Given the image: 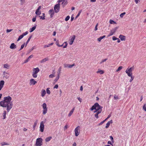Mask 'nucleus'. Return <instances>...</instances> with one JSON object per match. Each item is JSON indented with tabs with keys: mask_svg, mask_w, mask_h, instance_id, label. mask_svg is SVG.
<instances>
[{
	"mask_svg": "<svg viewBox=\"0 0 146 146\" xmlns=\"http://www.w3.org/2000/svg\"><path fill=\"white\" fill-rule=\"evenodd\" d=\"M58 85L56 84L55 85L54 87V88H56L58 89Z\"/></svg>",
	"mask_w": 146,
	"mask_h": 146,
	"instance_id": "obj_57",
	"label": "nucleus"
},
{
	"mask_svg": "<svg viewBox=\"0 0 146 146\" xmlns=\"http://www.w3.org/2000/svg\"><path fill=\"white\" fill-rule=\"evenodd\" d=\"M60 5L59 3H58L55 5L54 7V11L56 13H58L60 10Z\"/></svg>",
	"mask_w": 146,
	"mask_h": 146,
	"instance_id": "obj_8",
	"label": "nucleus"
},
{
	"mask_svg": "<svg viewBox=\"0 0 146 146\" xmlns=\"http://www.w3.org/2000/svg\"><path fill=\"white\" fill-rule=\"evenodd\" d=\"M36 16L35 17H33V18L32 19L33 22H35L36 21Z\"/></svg>",
	"mask_w": 146,
	"mask_h": 146,
	"instance_id": "obj_53",
	"label": "nucleus"
},
{
	"mask_svg": "<svg viewBox=\"0 0 146 146\" xmlns=\"http://www.w3.org/2000/svg\"><path fill=\"white\" fill-rule=\"evenodd\" d=\"M36 25H35V26L33 27L32 28L30 29L29 31L30 33L33 32L36 28Z\"/></svg>",
	"mask_w": 146,
	"mask_h": 146,
	"instance_id": "obj_22",
	"label": "nucleus"
},
{
	"mask_svg": "<svg viewBox=\"0 0 146 146\" xmlns=\"http://www.w3.org/2000/svg\"><path fill=\"white\" fill-rule=\"evenodd\" d=\"M31 37L32 36H30L29 38H28L27 40V41L26 42V46L27 44H28V42H29V41H30L31 38Z\"/></svg>",
	"mask_w": 146,
	"mask_h": 146,
	"instance_id": "obj_40",
	"label": "nucleus"
},
{
	"mask_svg": "<svg viewBox=\"0 0 146 146\" xmlns=\"http://www.w3.org/2000/svg\"><path fill=\"white\" fill-rule=\"evenodd\" d=\"M64 44H65V45L63 46V48H66L67 47V43L66 42H65L62 44L63 45Z\"/></svg>",
	"mask_w": 146,
	"mask_h": 146,
	"instance_id": "obj_44",
	"label": "nucleus"
},
{
	"mask_svg": "<svg viewBox=\"0 0 146 146\" xmlns=\"http://www.w3.org/2000/svg\"><path fill=\"white\" fill-rule=\"evenodd\" d=\"M70 18V17L69 16H67L65 19V21H68Z\"/></svg>",
	"mask_w": 146,
	"mask_h": 146,
	"instance_id": "obj_46",
	"label": "nucleus"
},
{
	"mask_svg": "<svg viewBox=\"0 0 146 146\" xmlns=\"http://www.w3.org/2000/svg\"><path fill=\"white\" fill-rule=\"evenodd\" d=\"M25 46V43L23 44H22L21 46V47L20 49L19 50H22L24 47Z\"/></svg>",
	"mask_w": 146,
	"mask_h": 146,
	"instance_id": "obj_55",
	"label": "nucleus"
},
{
	"mask_svg": "<svg viewBox=\"0 0 146 146\" xmlns=\"http://www.w3.org/2000/svg\"><path fill=\"white\" fill-rule=\"evenodd\" d=\"M102 108V107L98 103H96L91 108L90 110L93 111L94 110H95L94 111V113L96 112L95 115V116L98 119L99 117L98 115L101 112Z\"/></svg>",
	"mask_w": 146,
	"mask_h": 146,
	"instance_id": "obj_2",
	"label": "nucleus"
},
{
	"mask_svg": "<svg viewBox=\"0 0 146 146\" xmlns=\"http://www.w3.org/2000/svg\"><path fill=\"white\" fill-rule=\"evenodd\" d=\"M42 114L43 115H45L47 112L48 109L47 107L46 104L45 103H44L42 105Z\"/></svg>",
	"mask_w": 146,
	"mask_h": 146,
	"instance_id": "obj_6",
	"label": "nucleus"
},
{
	"mask_svg": "<svg viewBox=\"0 0 146 146\" xmlns=\"http://www.w3.org/2000/svg\"><path fill=\"white\" fill-rule=\"evenodd\" d=\"M56 44L59 47H61V46H63V44H62V45H59V43H58V41H57L56 42Z\"/></svg>",
	"mask_w": 146,
	"mask_h": 146,
	"instance_id": "obj_47",
	"label": "nucleus"
},
{
	"mask_svg": "<svg viewBox=\"0 0 146 146\" xmlns=\"http://www.w3.org/2000/svg\"><path fill=\"white\" fill-rule=\"evenodd\" d=\"M53 44V43H51L50 44H48L47 45H45L44 46V48H46L50 47V46L52 45Z\"/></svg>",
	"mask_w": 146,
	"mask_h": 146,
	"instance_id": "obj_28",
	"label": "nucleus"
},
{
	"mask_svg": "<svg viewBox=\"0 0 146 146\" xmlns=\"http://www.w3.org/2000/svg\"><path fill=\"white\" fill-rule=\"evenodd\" d=\"M49 89H50L49 88H47L46 90V93L48 95L50 94V92L49 90Z\"/></svg>",
	"mask_w": 146,
	"mask_h": 146,
	"instance_id": "obj_33",
	"label": "nucleus"
},
{
	"mask_svg": "<svg viewBox=\"0 0 146 146\" xmlns=\"http://www.w3.org/2000/svg\"><path fill=\"white\" fill-rule=\"evenodd\" d=\"M104 70H98V71L96 72L97 73H99L101 74L104 73Z\"/></svg>",
	"mask_w": 146,
	"mask_h": 146,
	"instance_id": "obj_24",
	"label": "nucleus"
},
{
	"mask_svg": "<svg viewBox=\"0 0 146 146\" xmlns=\"http://www.w3.org/2000/svg\"><path fill=\"white\" fill-rule=\"evenodd\" d=\"M67 4V1L66 0H64L62 1V5L63 7H64Z\"/></svg>",
	"mask_w": 146,
	"mask_h": 146,
	"instance_id": "obj_21",
	"label": "nucleus"
},
{
	"mask_svg": "<svg viewBox=\"0 0 146 146\" xmlns=\"http://www.w3.org/2000/svg\"><path fill=\"white\" fill-rule=\"evenodd\" d=\"M117 27H116L114 28L113 29H112L110 31V34L108 35V36L109 37L110 36H112L115 33V32L116 31L117 29H118Z\"/></svg>",
	"mask_w": 146,
	"mask_h": 146,
	"instance_id": "obj_9",
	"label": "nucleus"
},
{
	"mask_svg": "<svg viewBox=\"0 0 146 146\" xmlns=\"http://www.w3.org/2000/svg\"><path fill=\"white\" fill-rule=\"evenodd\" d=\"M46 94L45 90L44 89H42L41 92V96L43 97Z\"/></svg>",
	"mask_w": 146,
	"mask_h": 146,
	"instance_id": "obj_16",
	"label": "nucleus"
},
{
	"mask_svg": "<svg viewBox=\"0 0 146 146\" xmlns=\"http://www.w3.org/2000/svg\"><path fill=\"white\" fill-rule=\"evenodd\" d=\"M82 10H81L79 11L78 14V15H77L76 16V19L81 14V13L82 12Z\"/></svg>",
	"mask_w": 146,
	"mask_h": 146,
	"instance_id": "obj_38",
	"label": "nucleus"
},
{
	"mask_svg": "<svg viewBox=\"0 0 146 146\" xmlns=\"http://www.w3.org/2000/svg\"><path fill=\"white\" fill-rule=\"evenodd\" d=\"M42 145V139L41 137L36 139L35 145L36 146H41Z\"/></svg>",
	"mask_w": 146,
	"mask_h": 146,
	"instance_id": "obj_5",
	"label": "nucleus"
},
{
	"mask_svg": "<svg viewBox=\"0 0 146 146\" xmlns=\"http://www.w3.org/2000/svg\"><path fill=\"white\" fill-rule=\"evenodd\" d=\"M3 74L4 77L7 79H8L9 78L10 75L9 73L4 72L3 73Z\"/></svg>",
	"mask_w": 146,
	"mask_h": 146,
	"instance_id": "obj_15",
	"label": "nucleus"
},
{
	"mask_svg": "<svg viewBox=\"0 0 146 146\" xmlns=\"http://www.w3.org/2000/svg\"><path fill=\"white\" fill-rule=\"evenodd\" d=\"M123 68L122 66H120L118 67L117 69L116 70V71L117 72L121 70Z\"/></svg>",
	"mask_w": 146,
	"mask_h": 146,
	"instance_id": "obj_35",
	"label": "nucleus"
},
{
	"mask_svg": "<svg viewBox=\"0 0 146 146\" xmlns=\"http://www.w3.org/2000/svg\"><path fill=\"white\" fill-rule=\"evenodd\" d=\"M119 38L122 41H124L125 40V36L122 35H119Z\"/></svg>",
	"mask_w": 146,
	"mask_h": 146,
	"instance_id": "obj_18",
	"label": "nucleus"
},
{
	"mask_svg": "<svg viewBox=\"0 0 146 146\" xmlns=\"http://www.w3.org/2000/svg\"><path fill=\"white\" fill-rule=\"evenodd\" d=\"M48 13L50 15V18H52L54 14V11L53 9H51L48 11Z\"/></svg>",
	"mask_w": 146,
	"mask_h": 146,
	"instance_id": "obj_11",
	"label": "nucleus"
},
{
	"mask_svg": "<svg viewBox=\"0 0 146 146\" xmlns=\"http://www.w3.org/2000/svg\"><path fill=\"white\" fill-rule=\"evenodd\" d=\"M98 23H97L96 24V26H95V29H94L95 31H97L98 30L97 27L98 26Z\"/></svg>",
	"mask_w": 146,
	"mask_h": 146,
	"instance_id": "obj_58",
	"label": "nucleus"
},
{
	"mask_svg": "<svg viewBox=\"0 0 146 146\" xmlns=\"http://www.w3.org/2000/svg\"><path fill=\"white\" fill-rule=\"evenodd\" d=\"M36 83V81L33 78H31L30 80L29 84L30 85H34Z\"/></svg>",
	"mask_w": 146,
	"mask_h": 146,
	"instance_id": "obj_12",
	"label": "nucleus"
},
{
	"mask_svg": "<svg viewBox=\"0 0 146 146\" xmlns=\"http://www.w3.org/2000/svg\"><path fill=\"white\" fill-rule=\"evenodd\" d=\"M10 48L11 49H15L16 48V45L14 43H12L10 46Z\"/></svg>",
	"mask_w": 146,
	"mask_h": 146,
	"instance_id": "obj_19",
	"label": "nucleus"
},
{
	"mask_svg": "<svg viewBox=\"0 0 146 146\" xmlns=\"http://www.w3.org/2000/svg\"><path fill=\"white\" fill-rule=\"evenodd\" d=\"M61 69H62V67L60 66L59 68L58 69V75H59L60 73V72L61 71Z\"/></svg>",
	"mask_w": 146,
	"mask_h": 146,
	"instance_id": "obj_37",
	"label": "nucleus"
},
{
	"mask_svg": "<svg viewBox=\"0 0 146 146\" xmlns=\"http://www.w3.org/2000/svg\"><path fill=\"white\" fill-rule=\"evenodd\" d=\"M52 137H49L46 138L45 139V141L46 142H48L50 140L52 139Z\"/></svg>",
	"mask_w": 146,
	"mask_h": 146,
	"instance_id": "obj_27",
	"label": "nucleus"
},
{
	"mask_svg": "<svg viewBox=\"0 0 146 146\" xmlns=\"http://www.w3.org/2000/svg\"><path fill=\"white\" fill-rule=\"evenodd\" d=\"M110 23L111 24H116V23L113 20H110Z\"/></svg>",
	"mask_w": 146,
	"mask_h": 146,
	"instance_id": "obj_41",
	"label": "nucleus"
},
{
	"mask_svg": "<svg viewBox=\"0 0 146 146\" xmlns=\"http://www.w3.org/2000/svg\"><path fill=\"white\" fill-rule=\"evenodd\" d=\"M60 78V76L59 75H58L57 77H56V78L54 79V81L56 82H57L58 80Z\"/></svg>",
	"mask_w": 146,
	"mask_h": 146,
	"instance_id": "obj_39",
	"label": "nucleus"
},
{
	"mask_svg": "<svg viewBox=\"0 0 146 146\" xmlns=\"http://www.w3.org/2000/svg\"><path fill=\"white\" fill-rule=\"evenodd\" d=\"M114 98L115 100H117L119 99L118 96H117L116 95H114Z\"/></svg>",
	"mask_w": 146,
	"mask_h": 146,
	"instance_id": "obj_45",
	"label": "nucleus"
},
{
	"mask_svg": "<svg viewBox=\"0 0 146 146\" xmlns=\"http://www.w3.org/2000/svg\"><path fill=\"white\" fill-rule=\"evenodd\" d=\"M41 8V6H39L38 9L36 10L35 13L37 15H40L41 14V11H40Z\"/></svg>",
	"mask_w": 146,
	"mask_h": 146,
	"instance_id": "obj_13",
	"label": "nucleus"
},
{
	"mask_svg": "<svg viewBox=\"0 0 146 146\" xmlns=\"http://www.w3.org/2000/svg\"><path fill=\"white\" fill-rule=\"evenodd\" d=\"M9 65H8L7 64H4L3 66V67L4 68H5L7 69H8L9 68Z\"/></svg>",
	"mask_w": 146,
	"mask_h": 146,
	"instance_id": "obj_30",
	"label": "nucleus"
},
{
	"mask_svg": "<svg viewBox=\"0 0 146 146\" xmlns=\"http://www.w3.org/2000/svg\"><path fill=\"white\" fill-rule=\"evenodd\" d=\"M39 68L37 67L33 68V70L32 75L34 78H36L37 76V73L39 72Z\"/></svg>",
	"mask_w": 146,
	"mask_h": 146,
	"instance_id": "obj_3",
	"label": "nucleus"
},
{
	"mask_svg": "<svg viewBox=\"0 0 146 146\" xmlns=\"http://www.w3.org/2000/svg\"><path fill=\"white\" fill-rule=\"evenodd\" d=\"M12 29H7V33H8L10 32L11 31H12Z\"/></svg>",
	"mask_w": 146,
	"mask_h": 146,
	"instance_id": "obj_60",
	"label": "nucleus"
},
{
	"mask_svg": "<svg viewBox=\"0 0 146 146\" xmlns=\"http://www.w3.org/2000/svg\"><path fill=\"white\" fill-rule=\"evenodd\" d=\"M30 60V59H29L28 58L27 59L25 60L23 64L29 62Z\"/></svg>",
	"mask_w": 146,
	"mask_h": 146,
	"instance_id": "obj_54",
	"label": "nucleus"
},
{
	"mask_svg": "<svg viewBox=\"0 0 146 146\" xmlns=\"http://www.w3.org/2000/svg\"><path fill=\"white\" fill-rule=\"evenodd\" d=\"M37 122H38L37 120H36L34 122V125L33 126V128L34 129H35V127L37 125Z\"/></svg>",
	"mask_w": 146,
	"mask_h": 146,
	"instance_id": "obj_32",
	"label": "nucleus"
},
{
	"mask_svg": "<svg viewBox=\"0 0 146 146\" xmlns=\"http://www.w3.org/2000/svg\"><path fill=\"white\" fill-rule=\"evenodd\" d=\"M6 111L4 110L3 111V119H5L6 118Z\"/></svg>",
	"mask_w": 146,
	"mask_h": 146,
	"instance_id": "obj_26",
	"label": "nucleus"
},
{
	"mask_svg": "<svg viewBox=\"0 0 146 146\" xmlns=\"http://www.w3.org/2000/svg\"><path fill=\"white\" fill-rule=\"evenodd\" d=\"M39 17H40V19L42 20H44L45 19V17L43 16H39Z\"/></svg>",
	"mask_w": 146,
	"mask_h": 146,
	"instance_id": "obj_59",
	"label": "nucleus"
},
{
	"mask_svg": "<svg viewBox=\"0 0 146 146\" xmlns=\"http://www.w3.org/2000/svg\"><path fill=\"white\" fill-rule=\"evenodd\" d=\"M55 76L54 74H51L49 76V77L50 78H52Z\"/></svg>",
	"mask_w": 146,
	"mask_h": 146,
	"instance_id": "obj_50",
	"label": "nucleus"
},
{
	"mask_svg": "<svg viewBox=\"0 0 146 146\" xmlns=\"http://www.w3.org/2000/svg\"><path fill=\"white\" fill-rule=\"evenodd\" d=\"M129 76L131 78L130 79L129 81L130 82H131L133 81V80L134 77L132 76V75H131V76Z\"/></svg>",
	"mask_w": 146,
	"mask_h": 146,
	"instance_id": "obj_34",
	"label": "nucleus"
},
{
	"mask_svg": "<svg viewBox=\"0 0 146 146\" xmlns=\"http://www.w3.org/2000/svg\"><path fill=\"white\" fill-rule=\"evenodd\" d=\"M44 122L42 121L40 123V131L41 132H43L44 128Z\"/></svg>",
	"mask_w": 146,
	"mask_h": 146,
	"instance_id": "obj_10",
	"label": "nucleus"
},
{
	"mask_svg": "<svg viewBox=\"0 0 146 146\" xmlns=\"http://www.w3.org/2000/svg\"><path fill=\"white\" fill-rule=\"evenodd\" d=\"M74 109H75V108H74L72 109V110L70 111L69 113L68 114V116L69 117L70 116L72 115V113L74 112Z\"/></svg>",
	"mask_w": 146,
	"mask_h": 146,
	"instance_id": "obj_23",
	"label": "nucleus"
},
{
	"mask_svg": "<svg viewBox=\"0 0 146 146\" xmlns=\"http://www.w3.org/2000/svg\"><path fill=\"white\" fill-rule=\"evenodd\" d=\"M48 60V58H47L43 59L40 61V63H42Z\"/></svg>",
	"mask_w": 146,
	"mask_h": 146,
	"instance_id": "obj_29",
	"label": "nucleus"
},
{
	"mask_svg": "<svg viewBox=\"0 0 146 146\" xmlns=\"http://www.w3.org/2000/svg\"><path fill=\"white\" fill-rule=\"evenodd\" d=\"M143 109L144 110L146 111V107H145V105H144L143 107Z\"/></svg>",
	"mask_w": 146,
	"mask_h": 146,
	"instance_id": "obj_62",
	"label": "nucleus"
},
{
	"mask_svg": "<svg viewBox=\"0 0 146 146\" xmlns=\"http://www.w3.org/2000/svg\"><path fill=\"white\" fill-rule=\"evenodd\" d=\"M64 44H65V45L63 46V48H66L67 47V43L66 42H65L62 44L63 45Z\"/></svg>",
	"mask_w": 146,
	"mask_h": 146,
	"instance_id": "obj_43",
	"label": "nucleus"
},
{
	"mask_svg": "<svg viewBox=\"0 0 146 146\" xmlns=\"http://www.w3.org/2000/svg\"><path fill=\"white\" fill-rule=\"evenodd\" d=\"M106 36L105 35H104L102 36H100L99 38H98V40L99 42H100L101 40L103 39Z\"/></svg>",
	"mask_w": 146,
	"mask_h": 146,
	"instance_id": "obj_25",
	"label": "nucleus"
},
{
	"mask_svg": "<svg viewBox=\"0 0 146 146\" xmlns=\"http://www.w3.org/2000/svg\"><path fill=\"white\" fill-rule=\"evenodd\" d=\"M75 35H73L72 36L70 39V40L69 44L70 45H72V44L74 40L75 39Z\"/></svg>",
	"mask_w": 146,
	"mask_h": 146,
	"instance_id": "obj_14",
	"label": "nucleus"
},
{
	"mask_svg": "<svg viewBox=\"0 0 146 146\" xmlns=\"http://www.w3.org/2000/svg\"><path fill=\"white\" fill-rule=\"evenodd\" d=\"M117 39V38L115 37V36H113L112 37V39L113 40H115Z\"/></svg>",
	"mask_w": 146,
	"mask_h": 146,
	"instance_id": "obj_56",
	"label": "nucleus"
},
{
	"mask_svg": "<svg viewBox=\"0 0 146 146\" xmlns=\"http://www.w3.org/2000/svg\"><path fill=\"white\" fill-rule=\"evenodd\" d=\"M107 60V58H106L102 60V61L100 62V64H101L104 62H105Z\"/></svg>",
	"mask_w": 146,
	"mask_h": 146,
	"instance_id": "obj_52",
	"label": "nucleus"
},
{
	"mask_svg": "<svg viewBox=\"0 0 146 146\" xmlns=\"http://www.w3.org/2000/svg\"><path fill=\"white\" fill-rule=\"evenodd\" d=\"M5 82L3 80H1L0 81V91L1 90L2 88L3 87L4 85Z\"/></svg>",
	"mask_w": 146,
	"mask_h": 146,
	"instance_id": "obj_17",
	"label": "nucleus"
},
{
	"mask_svg": "<svg viewBox=\"0 0 146 146\" xmlns=\"http://www.w3.org/2000/svg\"><path fill=\"white\" fill-rule=\"evenodd\" d=\"M113 123V121L112 120H111L110 121H109L106 124V128H108L109 127V125H110V124L112 123Z\"/></svg>",
	"mask_w": 146,
	"mask_h": 146,
	"instance_id": "obj_20",
	"label": "nucleus"
},
{
	"mask_svg": "<svg viewBox=\"0 0 146 146\" xmlns=\"http://www.w3.org/2000/svg\"><path fill=\"white\" fill-rule=\"evenodd\" d=\"M1 144L2 146H3L4 145H8L9 144L8 143L5 142H2L1 143Z\"/></svg>",
	"mask_w": 146,
	"mask_h": 146,
	"instance_id": "obj_31",
	"label": "nucleus"
},
{
	"mask_svg": "<svg viewBox=\"0 0 146 146\" xmlns=\"http://www.w3.org/2000/svg\"><path fill=\"white\" fill-rule=\"evenodd\" d=\"M23 35H20L19 36L18 38L17 41H18L19 40H21L22 38H23Z\"/></svg>",
	"mask_w": 146,
	"mask_h": 146,
	"instance_id": "obj_36",
	"label": "nucleus"
},
{
	"mask_svg": "<svg viewBox=\"0 0 146 146\" xmlns=\"http://www.w3.org/2000/svg\"><path fill=\"white\" fill-rule=\"evenodd\" d=\"M78 100L80 102H82V99L80 98V97H78L77 98Z\"/></svg>",
	"mask_w": 146,
	"mask_h": 146,
	"instance_id": "obj_63",
	"label": "nucleus"
},
{
	"mask_svg": "<svg viewBox=\"0 0 146 146\" xmlns=\"http://www.w3.org/2000/svg\"><path fill=\"white\" fill-rule=\"evenodd\" d=\"M28 33V32L27 31L25 32V33H23L22 35H23V36L24 37V36H25L27 35Z\"/></svg>",
	"mask_w": 146,
	"mask_h": 146,
	"instance_id": "obj_51",
	"label": "nucleus"
},
{
	"mask_svg": "<svg viewBox=\"0 0 146 146\" xmlns=\"http://www.w3.org/2000/svg\"><path fill=\"white\" fill-rule=\"evenodd\" d=\"M80 129V127L79 126H78L75 128L74 131L76 136L77 137L79 134Z\"/></svg>",
	"mask_w": 146,
	"mask_h": 146,
	"instance_id": "obj_7",
	"label": "nucleus"
},
{
	"mask_svg": "<svg viewBox=\"0 0 146 146\" xmlns=\"http://www.w3.org/2000/svg\"><path fill=\"white\" fill-rule=\"evenodd\" d=\"M134 68L133 67H132L130 68H128L127 69L125 72L128 76H131L133 74L132 71Z\"/></svg>",
	"mask_w": 146,
	"mask_h": 146,
	"instance_id": "obj_4",
	"label": "nucleus"
},
{
	"mask_svg": "<svg viewBox=\"0 0 146 146\" xmlns=\"http://www.w3.org/2000/svg\"><path fill=\"white\" fill-rule=\"evenodd\" d=\"M69 64H64V68H68Z\"/></svg>",
	"mask_w": 146,
	"mask_h": 146,
	"instance_id": "obj_48",
	"label": "nucleus"
},
{
	"mask_svg": "<svg viewBox=\"0 0 146 146\" xmlns=\"http://www.w3.org/2000/svg\"><path fill=\"white\" fill-rule=\"evenodd\" d=\"M135 1L136 4H138L140 2V0H135Z\"/></svg>",
	"mask_w": 146,
	"mask_h": 146,
	"instance_id": "obj_64",
	"label": "nucleus"
},
{
	"mask_svg": "<svg viewBox=\"0 0 146 146\" xmlns=\"http://www.w3.org/2000/svg\"><path fill=\"white\" fill-rule=\"evenodd\" d=\"M110 137L111 140V141L113 142V137L111 136H110Z\"/></svg>",
	"mask_w": 146,
	"mask_h": 146,
	"instance_id": "obj_61",
	"label": "nucleus"
},
{
	"mask_svg": "<svg viewBox=\"0 0 146 146\" xmlns=\"http://www.w3.org/2000/svg\"><path fill=\"white\" fill-rule=\"evenodd\" d=\"M126 14L125 12H123L120 14V16L122 18L123 17L124 15H125Z\"/></svg>",
	"mask_w": 146,
	"mask_h": 146,
	"instance_id": "obj_42",
	"label": "nucleus"
},
{
	"mask_svg": "<svg viewBox=\"0 0 146 146\" xmlns=\"http://www.w3.org/2000/svg\"><path fill=\"white\" fill-rule=\"evenodd\" d=\"M74 66V64H69L68 68H71Z\"/></svg>",
	"mask_w": 146,
	"mask_h": 146,
	"instance_id": "obj_49",
	"label": "nucleus"
},
{
	"mask_svg": "<svg viewBox=\"0 0 146 146\" xmlns=\"http://www.w3.org/2000/svg\"><path fill=\"white\" fill-rule=\"evenodd\" d=\"M12 98L10 96L4 98V100L0 102V106L3 108H6L8 112L11 110L12 108L13 104L11 101Z\"/></svg>",
	"mask_w": 146,
	"mask_h": 146,
	"instance_id": "obj_1",
	"label": "nucleus"
}]
</instances>
